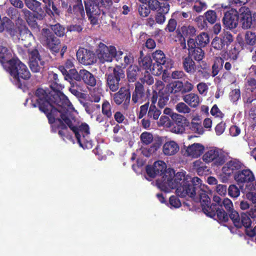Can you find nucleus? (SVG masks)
I'll return each instance as SVG.
<instances>
[{"mask_svg": "<svg viewBox=\"0 0 256 256\" xmlns=\"http://www.w3.org/2000/svg\"><path fill=\"white\" fill-rule=\"evenodd\" d=\"M51 76L54 80L50 86L54 91L48 96L44 90L38 89L32 99V105L38 106L46 114L53 130L56 128H60L58 134L64 139H72L67 133V126L74 134L80 146L84 149L92 148L88 126L70 115L72 112L77 114V112L67 97L60 92L62 86L58 84V75L52 73Z\"/></svg>", "mask_w": 256, "mask_h": 256, "instance_id": "f257e3e1", "label": "nucleus"}, {"mask_svg": "<svg viewBox=\"0 0 256 256\" xmlns=\"http://www.w3.org/2000/svg\"><path fill=\"white\" fill-rule=\"evenodd\" d=\"M172 170L168 172L166 174L167 184L160 185V188L165 190H176V194L182 197L188 196L194 198L197 194L199 196L204 212L210 217L215 216L214 206L210 204V198L206 194V186L203 184L202 180L198 177L192 178L186 174L184 171L178 172L176 174L174 182L170 183L174 176Z\"/></svg>", "mask_w": 256, "mask_h": 256, "instance_id": "f03ea898", "label": "nucleus"}, {"mask_svg": "<svg viewBox=\"0 0 256 256\" xmlns=\"http://www.w3.org/2000/svg\"><path fill=\"white\" fill-rule=\"evenodd\" d=\"M166 164L162 160H158L155 162L152 166H148L146 168V172L150 178H154L157 176H160L156 180V185L158 188L161 190L166 192H170L172 190H162L160 188V185L162 184H167V180H166V174L168 172L172 170L174 172V176H172V180H170V183H175L174 179L176 174L178 173L175 174V172L173 169L168 168L166 170Z\"/></svg>", "mask_w": 256, "mask_h": 256, "instance_id": "7ed1b4c3", "label": "nucleus"}, {"mask_svg": "<svg viewBox=\"0 0 256 256\" xmlns=\"http://www.w3.org/2000/svg\"><path fill=\"white\" fill-rule=\"evenodd\" d=\"M6 66V70L10 74L12 80L18 88L22 86V80H28L30 77V73L28 68L18 59L12 64H7Z\"/></svg>", "mask_w": 256, "mask_h": 256, "instance_id": "20e7f679", "label": "nucleus"}, {"mask_svg": "<svg viewBox=\"0 0 256 256\" xmlns=\"http://www.w3.org/2000/svg\"><path fill=\"white\" fill-rule=\"evenodd\" d=\"M202 160L206 164H212L214 166H220L226 161L224 152L216 147H210L206 150L202 156Z\"/></svg>", "mask_w": 256, "mask_h": 256, "instance_id": "39448f33", "label": "nucleus"}, {"mask_svg": "<svg viewBox=\"0 0 256 256\" xmlns=\"http://www.w3.org/2000/svg\"><path fill=\"white\" fill-rule=\"evenodd\" d=\"M38 39L40 42L46 46L51 51L58 52L60 48V40L55 37L48 29L43 28L39 36Z\"/></svg>", "mask_w": 256, "mask_h": 256, "instance_id": "423d86ee", "label": "nucleus"}, {"mask_svg": "<svg viewBox=\"0 0 256 256\" xmlns=\"http://www.w3.org/2000/svg\"><path fill=\"white\" fill-rule=\"evenodd\" d=\"M239 18L244 29L256 26V12H252L248 8L241 7L238 10Z\"/></svg>", "mask_w": 256, "mask_h": 256, "instance_id": "0eeeda50", "label": "nucleus"}, {"mask_svg": "<svg viewBox=\"0 0 256 256\" xmlns=\"http://www.w3.org/2000/svg\"><path fill=\"white\" fill-rule=\"evenodd\" d=\"M96 52L98 58L101 62H110L114 57L116 48L113 46H107L100 42Z\"/></svg>", "mask_w": 256, "mask_h": 256, "instance_id": "6e6552de", "label": "nucleus"}, {"mask_svg": "<svg viewBox=\"0 0 256 256\" xmlns=\"http://www.w3.org/2000/svg\"><path fill=\"white\" fill-rule=\"evenodd\" d=\"M112 72L108 75L107 84L112 92H116L119 88V82L120 78L124 76V71L120 67L110 68Z\"/></svg>", "mask_w": 256, "mask_h": 256, "instance_id": "1a4fd4ad", "label": "nucleus"}, {"mask_svg": "<svg viewBox=\"0 0 256 256\" xmlns=\"http://www.w3.org/2000/svg\"><path fill=\"white\" fill-rule=\"evenodd\" d=\"M29 64L31 70L35 72L44 67L45 62L40 58L38 50L28 49Z\"/></svg>", "mask_w": 256, "mask_h": 256, "instance_id": "9d476101", "label": "nucleus"}, {"mask_svg": "<svg viewBox=\"0 0 256 256\" xmlns=\"http://www.w3.org/2000/svg\"><path fill=\"white\" fill-rule=\"evenodd\" d=\"M234 179L236 182L240 184L242 183H252L254 180V176L252 172L249 170H244L242 171H239L236 173L234 175ZM250 184L248 186L250 188L249 189L250 190H256V184L255 185Z\"/></svg>", "mask_w": 256, "mask_h": 256, "instance_id": "9b49d317", "label": "nucleus"}, {"mask_svg": "<svg viewBox=\"0 0 256 256\" xmlns=\"http://www.w3.org/2000/svg\"><path fill=\"white\" fill-rule=\"evenodd\" d=\"M230 217L234 225L238 228L242 226L248 228L251 224L250 218L246 214L242 213L240 216L237 212L232 210Z\"/></svg>", "mask_w": 256, "mask_h": 256, "instance_id": "f8f14e48", "label": "nucleus"}, {"mask_svg": "<svg viewBox=\"0 0 256 256\" xmlns=\"http://www.w3.org/2000/svg\"><path fill=\"white\" fill-rule=\"evenodd\" d=\"M238 12L232 8L226 12L223 18L224 24L230 29L236 28L238 24Z\"/></svg>", "mask_w": 256, "mask_h": 256, "instance_id": "ddd939ff", "label": "nucleus"}, {"mask_svg": "<svg viewBox=\"0 0 256 256\" xmlns=\"http://www.w3.org/2000/svg\"><path fill=\"white\" fill-rule=\"evenodd\" d=\"M17 60L10 49L0 46V62L5 70H6V65L12 64Z\"/></svg>", "mask_w": 256, "mask_h": 256, "instance_id": "4468645a", "label": "nucleus"}, {"mask_svg": "<svg viewBox=\"0 0 256 256\" xmlns=\"http://www.w3.org/2000/svg\"><path fill=\"white\" fill-rule=\"evenodd\" d=\"M140 66L148 71V70L154 75H159L162 71V68L157 66V70L155 64L152 65V60L150 56H145L143 58H140L138 60Z\"/></svg>", "mask_w": 256, "mask_h": 256, "instance_id": "2eb2a0df", "label": "nucleus"}, {"mask_svg": "<svg viewBox=\"0 0 256 256\" xmlns=\"http://www.w3.org/2000/svg\"><path fill=\"white\" fill-rule=\"evenodd\" d=\"M153 58L156 62V64H155L156 70L157 66L162 68V65H163L166 68H172L173 65L172 60L171 59L166 58L164 53L160 50H156L153 54Z\"/></svg>", "mask_w": 256, "mask_h": 256, "instance_id": "dca6fc26", "label": "nucleus"}, {"mask_svg": "<svg viewBox=\"0 0 256 256\" xmlns=\"http://www.w3.org/2000/svg\"><path fill=\"white\" fill-rule=\"evenodd\" d=\"M78 60L84 65H90L94 62V54L86 49H79L76 53Z\"/></svg>", "mask_w": 256, "mask_h": 256, "instance_id": "f3484780", "label": "nucleus"}, {"mask_svg": "<svg viewBox=\"0 0 256 256\" xmlns=\"http://www.w3.org/2000/svg\"><path fill=\"white\" fill-rule=\"evenodd\" d=\"M162 153L166 156H172L180 150V146L177 142L173 140H168L162 145Z\"/></svg>", "mask_w": 256, "mask_h": 256, "instance_id": "a211bd4d", "label": "nucleus"}, {"mask_svg": "<svg viewBox=\"0 0 256 256\" xmlns=\"http://www.w3.org/2000/svg\"><path fill=\"white\" fill-rule=\"evenodd\" d=\"M86 10L88 16V18L92 24H97L98 17L100 14V9L97 5L90 4L88 5L85 4Z\"/></svg>", "mask_w": 256, "mask_h": 256, "instance_id": "6ab92c4d", "label": "nucleus"}, {"mask_svg": "<svg viewBox=\"0 0 256 256\" xmlns=\"http://www.w3.org/2000/svg\"><path fill=\"white\" fill-rule=\"evenodd\" d=\"M241 163L236 160H232L224 164L222 168V172L226 176H229L236 172L241 168Z\"/></svg>", "mask_w": 256, "mask_h": 256, "instance_id": "aec40b11", "label": "nucleus"}, {"mask_svg": "<svg viewBox=\"0 0 256 256\" xmlns=\"http://www.w3.org/2000/svg\"><path fill=\"white\" fill-rule=\"evenodd\" d=\"M146 96L143 85L139 82L136 83L135 90L132 93V101L134 103H142Z\"/></svg>", "mask_w": 256, "mask_h": 256, "instance_id": "412c9836", "label": "nucleus"}, {"mask_svg": "<svg viewBox=\"0 0 256 256\" xmlns=\"http://www.w3.org/2000/svg\"><path fill=\"white\" fill-rule=\"evenodd\" d=\"M204 146L200 143H194L188 146L186 152L187 154L192 158L199 157L204 152Z\"/></svg>", "mask_w": 256, "mask_h": 256, "instance_id": "4be33fe9", "label": "nucleus"}, {"mask_svg": "<svg viewBox=\"0 0 256 256\" xmlns=\"http://www.w3.org/2000/svg\"><path fill=\"white\" fill-rule=\"evenodd\" d=\"M18 39L23 42V44L28 47L33 42L34 38L32 32L25 26L22 27L19 32Z\"/></svg>", "mask_w": 256, "mask_h": 256, "instance_id": "5701e85b", "label": "nucleus"}, {"mask_svg": "<svg viewBox=\"0 0 256 256\" xmlns=\"http://www.w3.org/2000/svg\"><path fill=\"white\" fill-rule=\"evenodd\" d=\"M148 8L152 10L160 11L167 14L169 11V4L167 3H160L158 0H150L148 4Z\"/></svg>", "mask_w": 256, "mask_h": 256, "instance_id": "b1692460", "label": "nucleus"}, {"mask_svg": "<svg viewBox=\"0 0 256 256\" xmlns=\"http://www.w3.org/2000/svg\"><path fill=\"white\" fill-rule=\"evenodd\" d=\"M184 101L190 107L196 108L201 102V99L199 96L194 93H190L184 96Z\"/></svg>", "mask_w": 256, "mask_h": 256, "instance_id": "393cba45", "label": "nucleus"}, {"mask_svg": "<svg viewBox=\"0 0 256 256\" xmlns=\"http://www.w3.org/2000/svg\"><path fill=\"white\" fill-rule=\"evenodd\" d=\"M178 34L184 38H190L196 34V29L190 25H184L180 28L178 30Z\"/></svg>", "mask_w": 256, "mask_h": 256, "instance_id": "a878e982", "label": "nucleus"}, {"mask_svg": "<svg viewBox=\"0 0 256 256\" xmlns=\"http://www.w3.org/2000/svg\"><path fill=\"white\" fill-rule=\"evenodd\" d=\"M114 140L116 142H120L124 140L127 136L125 128L120 125L116 124L113 128Z\"/></svg>", "mask_w": 256, "mask_h": 256, "instance_id": "bb28decb", "label": "nucleus"}, {"mask_svg": "<svg viewBox=\"0 0 256 256\" xmlns=\"http://www.w3.org/2000/svg\"><path fill=\"white\" fill-rule=\"evenodd\" d=\"M182 65L184 70L188 73L193 74L196 70L195 62L189 56L182 58Z\"/></svg>", "mask_w": 256, "mask_h": 256, "instance_id": "cd10ccee", "label": "nucleus"}, {"mask_svg": "<svg viewBox=\"0 0 256 256\" xmlns=\"http://www.w3.org/2000/svg\"><path fill=\"white\" fill-rule=\"evenodd\" d=\"M130 98V93L126 89L121 88L118 92L114 94V100L116 104H120L124 99H126V100H128V102Z\"/></svg>", "mask_w": 256, "mask_h": 256, "instance_id": "c85d7f7f", "label": "nucleus"}, {"mask_svg": "<svg viewBox=\"0 0 256 256\" xmlns=\"http://www.w3.org/2000/svg\"><path fill=\"white\" fill-rule=\"evenodd\" d=\"M80 74L84 82L90 86H94L96 84V80L94 76L86 70H80Z\"/></svg>", "mask_w": 256, "mask_h": 256, "instance_id": "c756f323", "label": "nucleus"}, {"mask_svg": "<svg viewBox=\"0 0 256 256\" xmlns=\"http://www.w3.org/2000/svg\"><path fill=\"white\" fill-rule=\"evenodd\" d=\"M25 5L26 7L34 12L40 13L42 8L41 3L36 0H24Z\"/></svg>", "mask_w": 256, "mask_h": 256, "instance_id": "7c9ffc66", "label": "nucleus"}, {"mask_svg": "<svg viewBox=\"0 0 256 256\" xmlns=\"http://www.w3.org/2000/svg\"><path fill=\"white\" fill-rule=\"evenodd\" d=\"M74 62L75 60L74 58H69L67 60L64 64V66H61L59 67V70H60L62 73L64 75H66V80H67V78L68 77V70L70 69H74L73 68H74Z\"/></svg>", "mask_w": 256, "mask_h": 256, "instance_id": "2f4dec72", "label": "nucleus"}, {"mask_svg": "<svg viewBox=\"0 0 256 256\" xmlns=\"http://www.w3.org/2000/svg\"><path fill=\"white\" fill-rule=\"evenodd\" d=\"M216 208L214 207V210H215ZM215 216H212L215 220H216L220 222H226L228 220V216L224 210L221 209L216 210L214 211Z\"/></svg>", "mask_w": 256, "mask_h": 256, "instance_id": "473e14b6", "label": "nucleus"}, {"mask_svg": "<svg viewBox=\"0 0 256 256\" xmlns=\"http://www.w3.org/2000/svg\"><path fill=\"white\" fill-rule=\"evenodd\" d=\"M196 120H199V118H192L190 126V129L196 134H202L204 132V130L200 122H196Z\"/></svg>", "mask_w": 256, "mask_h": 256, "instance_id": "72a5a7b5", "label": "nucleus"}, {"mask_svg": "<svg viewBox=\"0 0 256 256\" xmlns=\"http://www.w3.org/2000/svg\"><path fill=\"white\" fill-rule=\"evenodd\" d=\"M139 71L138 68L136 65H131L128 70L127 76L128 80L134 82L138 76Z\"/></svg>", "mask_w": 256, "mask_h": 256, "instance_id": "f704fd0d", "label": "nucleus"}, {"mask_svg": "<svg viewBox=\"0 0 256 256\" xmlns=\"http://www.w3.org/2000/svg\"><path fill=\"white\" fill-rule=\"evenodd\" d=\"M188 56L191 58L192 57L196 61H200L204 58V53L200 48H197L188 52Z\"/></svg>", "mask_w": 256, "mask_h": 256, "instance_id": "c9c22d12", "label": "nucleus"}, {"mask_svg": "<svg viewBox=\"0 0 256 256\" xmlns=\"http://www.w3.org/2000/svg\"><path fill=\"white\" fill-rule=\"evenodd\" d=\"M196 40L200 46H205L210 42L209 36L207 33L202 32L197 36Z\"/></svg>", "mask_w": 256, "mask_h": 256, "instance_id": "e433bc0d", "label": "nucleus"}, {"mask_svg": "<svg viewBox=\"0 0 256 256\" xmlns=\"http://www.w3.org/2000/svg\"><path fill=\"white\" fill-rule=\"evenodd\" d=\"M246 197L254 204L253 209H252L249 212V215L252 218H254L256 215L254 214L253 210L256 212V192H249L246 194Z\"/></svg>", "mask_w": 256, "mask_h": 256, "instance_id": "4c0bfd02", "label": "nucleus"}, {"mask_svg": "<svg viewBox=\"0 0 256 256\" xmlns=\"http://www.w3.org/2000/svg\"><path fill=\"white\" fill-rule=\"evenodd\" d=\"M161 114V112L158 110L155 105L151 104L148 111V116L156 120Z\"/></svg>", "mask_w": 256, "mask_h": 256, "instance_id": "58836bf2", "label": "nucleus"}, {"mask_svg": "<svg viewBox=\"0 0 256 256\" xmlns=\"http://www.w3.org/2000/svg\"><path fill=\"white\" fill-rule=\"evenodd\" d=\"M176 110L180 113L186 114L190 112V108L186 104V103L180 102L176 106Z\"/></svg>", "mask_w": 256, "mask_h": 256, "instance_id": "ea45409f", "label": "nucleus"}, {"mask_svg": "<svg viewBox=\"0 0 256 256\" xmlns=\"http://www.w3.org/2000/svg\"><path fill=\"white\" fill-rule=\"evenodd\" d=\"M142 142L144 144H150L154 139L152 134L148 132H144L140 136Z\"/></svg>", "mask_w": 256, "mask_h": 256, "instance_id": "a19ab883", "label": "nucleus"}, {"mask_svg": "<svg viewBox=\"0 0 256 256\" xmlns=\"http://www.w3.org/2000/svg\"><path fill=\"white\" fill-rule=\"evenodd\" d=\"M206 20L210 24H214L216 20L217 16L216 12L212 10H209L204 14Z\"/></svg>", "mask_w": 256, "mask_h": 256, "instance_id": "79ce46f5", "label": "nucleus"}, {"mask_svg": "<svg viewBox=\"0 0 256 256\" xmlns=\"http://www.w3.org/2000/svg\"><path fill=\"white\" fill-rule=\"evenodd\" d=\"M207 8V5L206 2L198 0L194 2L193 6V9L197 12H200L202 10H204Z\"/></svg>", "mask_w": 256, "mask_h": 256, "instance_id": "37998d69", "label": "nucleus"}, {"mask_svg": "<svg viewBox=\"0 0 256 256\" xmlns=\"http://www.w3.org/2000/svg\"><path fill=\"white\" fill-rule=\"evenodd\" d=\"M170 130L175 134H182L184 131V126L179 123H176L172 125L170 124Z\"/></svg>", "mask_w": 256, "mask_h": 256, "instance_id": "c03bdc74", "label": "nucleus"}, {"mask_svg": "<svg viewBox=\"0 0 256 256\" xmlns=\"http://www.w3.org/2000/svg\"><path fill=\"white\" fill-rule=\"evenodd\" d=\"M68 77L67 78H74L77 81H80L82 80V76L80 74V70L79 72H78L75 69H70L68 70ZM68 80V79L66 80Z\"/></svg>", "mask_w": 256, "mask_h": 256, "instance_id": "a18cd8bd", "label": "nucleus"}, {"mask_svg": "<svg viewBox=\"0 0 256 256\" xmlns=\"http://www.w3.org/2000/svg\"><path fill=\"white\" fill-rule=\"evenodd\" d=\"M102 112L106 116H111L112 114L111 106L108 102L106 100L103 102L102 104Z\"/></svg>", "mask_w": 256, "mask_h": 256, "instance_id": "49530a36", "label": "nucleus"}, {"mask_svg": "<svg viewBox=\"0 0 256 256\" xmlns=\"http://www.w3.org/2000/svg\"><path fill=\"white\" fill-rule=\"evenodd\" d=\"M52 30L58 36H62L65 34V29L60 24H56L52 27Z\"/></svg>", "mask_w": 256, "mask_h": 256, "instance_id": "de8ad7c7", "label": "nucleus"}, {"mask_svg": "<svg viewBox=\"0 0 256 256\" xmlns=\"http://www.w3.org/2000/svg\"><path fill=\"white\" fill-rule=\"evenodd\" d=\"M246 44L252 46L256 41V35L251 32H248L246 34Z\"/></svg>", "mask_w": 256, "mask_h": 256, "instance_id": "09e8293b", "label": "nucleus"}, {"mask_svg": "<svg viewBox=\"0 0 256 256\" xmlns=\"http://www.w3.org/2000/svg\"><path fill=\"white\" fill-rule=\"evenodd\" d=\"M228 194L233 198H237L240 194V191L238 188L234 184L230 186L228 189Z\"/></svg>", "mask_w": 256, "mask_h": 256, "instance_id": "8fccbe9b", "label": "nucleus"}, {"mask_svg": "<svg viewBox=\"0 0 256 256\" xmlns=\"http://www.w3.org/2000/svg\"><path fill=\"white\" fill-rule=\"evenodd\" d=\"M169 204L171 208H178L181 206V202L176 196H173L170 198Z\"/></svg>", "mask_w": 256, "mask_h": 256, "instance_id": "3c124183", "label": "nucleus"}, {"mask_svg": "<svg viewBox=\"0 0 256 256\" xmlns=\"http://www.w3.org/2000/svg\"><path fill=\"white\" fill-rule=\"evenodd\" d=\"M224 45L222 38L218 37L214 38L212 42V46L216 50L222 49Z\"/></svg>", "mask_w": 256, "mask_h": 256, "instance_id": "603ef678", "label": "nucleus"}, {"mask_svg": "<svg viewBox=\"0 0 256 256\" xmlns=\"http://www.w3.org/2000/svg\"><path fill=\"white\" fill-rule=\"evenodd\" d=\"M171 122L170 119L168 116H162L160 118V120L158 122V124L159 126H164L166 127L170 126Z\"/></svg>", "mask_w": 256, "mask_h": 256, "instance_id": "864d4df0", "label": "nucleus"}, {"mask_svg": "<svg viewBox=\"0 0 256 256\" xmlns=\"http://www.w3.org/2000/svg\"><path fill=\"white\" fill-rule=\"evenodd\" d=\"M149 72L150 71H146L144 76L141 79V81L144 84L146 83L148 85H151L154 83V80Z\"/></svg>", "mask_w": 256, "mask_h": 256, "instance_id": "5fc2aeb1", "label": "nucleus"}, {"mask_svg": "<svg viewBox=\"0 0 256 256\" xmlns=\"http://www.w3.org/2000/svg\"><path fill=\"white\" fill-rule=\"evenodd\" d=\"M183 86V83L180 81H176L171 84V92L176 93L180 91Z\"/></svg>", "mask_w": 256, "mask_h": 256, "instance_id": "6e6d98bb", "label": "nucleus"}, {"mask_svg": "<svg viewBox=\"0 0 256 256\" xmlns=\"http://www.w3.org/2000/svg\"><path fill=\"white\" fill-rule=\"evenodd\" d=\"M210 114L212 116L216 118H222L223 117V114L219 110L216 104H214L212 108L210 110Z\"/></svg>", "mask_w": 256, "mask_h": 256, "instance_id": "4d7b16f0", "label": "nucleus"}, {"mask_svg": "<svg viewBox=\"0 0 256 256\" xmlns=\"http://www.w3.org/2000/svg\"><path fill=\"white\" fill-rule=\"evenodd\" d=\"M22 12L24 14V18L30 25V22H32V19L33 18L32 14L26 8L23 9Z\"/></svg>", "mask_w": 256, "mask_h": 256, "instance_id": "13d9d810", "label": "nucleus"}, {"mask_svg": "<svg viewBox=\"0 0 256 256\" xmlns=\"http://www.w3.org/2000/svg\"><path fill=\"white\" fill-rule=\"evenodd\" d=\"M222 206L228 211H231L232 210L233 204L232 201L228 198H224L222 202Z\"/></svg>", "mask_w": 256, "mask_h": 256, "instance_id": "bf43d9fd", "label": "nucleus"}, {"mask_svg": "<svg viewBox=\"0 0 256 256\" xmlns=\"http://www.w3.org/2000/svg\"><path fill=\"white\" fill-rule=\"evenodd\" d=\"M222 40L224 42V44H228L232 42L233 38L230 33L229 32H226L224 33L222 38Z\"/></svg>", "mask_w": 256, "mask_h": 256, "instance_id": "052dcab7", "label": "nucleus"}, {"mask_svg": "<svg viewBox=\"0 0 256 256\" xmlns=\"http://www.w3.org/2000/svg\"><path fill=\"white\" fill-rule=\"evenodd\" d=\"M96 108H97L98 110H100V105L96 104H90L86 106V110L88 114H92Z\"/></svg>", "mask_w": 256, "mask_h": 256, "instance_id": "680f3d73", "label": "nucleus"}, {"mask_svg": "<svg viewBox=\"0 0 256 256\" xmlns=\"http://www.w3.org/2000/svg\"><path fill=\"white\" fill-rule=\"evenodd\" d=\"M158 12L156 16V22L159 24H162L166 20V18L164 14L160 11Z\"/></svg>", "mask_w": 256, "mask_h": 256, "instance_id": "e2e57ef3", "label": "nucleus"}, {"mask_svg": "<svg viewBox=\"0 0 256 256\" xmlns=\"http://www.w3.org/2000/svg\"><path fill=\"white\" fill-rule=\"evenodd\" d=\"M124 62L122 63V65L126 66L129 64H130L134 62V58L132 54L130 53L127 54L124 56Z\"/></svg>", "mask_w": 256, "mask_h": 256, "instance_id": "0e129e2a", "label": "nucleus"}, {"mask_svg": "<svg viewBox=\"0 0 256 256\" xmlns=\"http://www.w3.org/2000/svg\"><path fill=\"white\" fill-rule=\"evenodd\" d=\"M138 12L143 17L147 16L150 13V10L149 8L142 6L139 8Z\"/></svg>", "mask_w": 256, "mask_h": 256, "instance_id": "69168bd1", "label": "nucleus"}, {"mask_svg": "<svg viewBox=\"0 0 256 256\" xmlns=\"http://www.w3.org/2000/svg\"><path fill=\"white\" fill-rule=\"evenodd\" d=\"M225 128V124L222 122H220L215 128L216 134L218 136L222 134L224 131Z\"/></svg>", "mask_w": 256, "mask_h": 256, "instance_id": "338daca9", "label": "nucleus"}, {"mask_svg": "<svg viewBox=\"0 0 256 256\" xmlns=\"http://www.w3.org/2000/svg\"><path fill=\"white\" fill-rule=\"evenodd\" d=\"M246 86L248 89L252 91L256 88V80L254 78H250L247 80Z\"/></svg>", "mask_w": 256, "mask_h": 256, "instance_id": "774afa93", "label": "nucleus"}]
</instances>
